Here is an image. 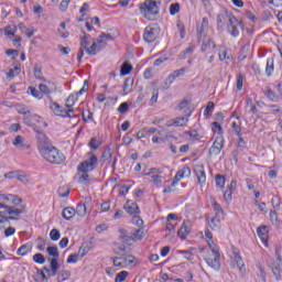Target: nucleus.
<instances>
[{
    "label": "nucleus",
    "mask_w": 282,
    "mask_h": 282,
    "mask_svg": "<svg viewBox=\"0 0 282 282\" xmlns=\"http://www.w3.org/2000/svg\"><path fill=\"white\" fill-rule=\"evenodd\" d=\"M205 237L208 239L207 243L210 250L209 254L205 258V261L209 268L219 270V268H221V254H219V247H217V245H215L213 241V232H210V230H205Z\"/></svg>",
    "instance_id": "nucleus-1"
},
{
    "label": "nucleus",
    "mask_w": 282,
    "mask_h": 282,
    "mask_svg": "<svg viewBox=\"0 0 282 282\" xmlns=\"http://www.w3.org/2000/svg\"><path fill=\"white\" fill-rule=\"evenodd\" d=\"M0 208L4 209L0 212V228L3 224H10V219L17 220L25 213V208H17L12 205L0 204Z\"/></svg>",
    "instance_id": "nucleus-2"
},
{
    "label": "nucleus",
    "mask_w": 282,
    "mask_h": 282,
    "mask_svg": "<svg viewBox=\"0 0 282 282\" xmlns=\"http://www.w3.org/2000/svg\"><path fill=\"white\" fill-rule=\"evenodd\" d=\"M139 10L148 21H155L158 14H160V2L155 0H145L139 6Z\"/></svg>",
    "instance_id": "nucleus-3"
},
{
    "label": "nucleus",
    "mask_w": 282,
    "mask_h": 282,
    "mask_svg": "<svg viewBox=\"0 0 282 282\" xmlns=\"http://www.w3.org/2000/svg\"><path fill=\"white\" fill-rule=\"evenodd\" d=\"M40 155L51 164H63V162H65V154L59 152L56 147L52 144L40 150Z\"/></svg>",
    "instance_id": "nucleus-4"
},
{
    "label": "nucleus",
    "mask_w": 282,
    "mask_h": 282,
    "mask_svg": "<svg viewBox=\"0 0 282 282\" xmlns=\"http://www.w3.org/2000/svg\"><path fill=\"white\" fill-rule=\"evenodd\" d=\"M88 158L78 164L77 171L78 173H91L96 166H98V156H96L94 153L88 152Z\"/></svg>",
    "instance_id": "nucleus-5"
},
{
    "label": "nucleus",
    "mask_w": 282,
    "mask_h": 282,
    "mask_svg": "<svg viewBox=\"0 0 282 282\" xmlns=\"http://www.w3.org/2000/svg\"><path fill=\"white\" fill-rule=\"evenodd\" d=\"M24 122L28 127H34V131H36V129L47 128V122H45L43 117L39 115H26L24 117Z\"/></svg>",
    "instance_id": "nucleus-6"
},
{
    "label": "nucleus",
    "mask_w": 282,
    "mask_h": 282,
    "mask_svg": "<svg viewBox=\"0 0 282 282\" xmlns=\"http://www.w3.org/2000/svg\"><path fill=\"white\" fill-rule=\"evenodd\" d=\"M270 268L272 270L273 276H275L276 281H281L282 279V258L279 249L275 250V260L270 263Z\"/></svg>",
    "instance_id": "nucleus-7"
},
{
    "label": "nucleus",
    "mask_w": 282,
    "mask_h": 282,
    "mask_svg": "<svg viewBox=\"0 0 282 282\" xmlns=\"http://www.w3.org/2000/svg\"><path fill=\"white\" fill-rule=\"evenodd\" d=\"M112 263L115 268H129V265H133L135 263V257L128 254V256H122V257H116L112 259Z\"/></svg>",
    "instance_id": "nucleus-8"
},
{
    "label": "nucleus",
    "mask_w": 282,
    "mask_h": 282,
    "mask_svg": "<svg viewBox=\"0 0 282 282\" xmlns=\"http://www.w3.org/2000/svg\"><path fill=\"white\" fill-rule=\"evenodd\" d=\"M50 109L53 111L55 116H59L61 118H74V109L65 110L57 102H52Z\"/></svg>",
    "instance_id": "nucleus-9"
},
{
    "label": "nucleus",
    "mask_w": 282,
    "mask_h": 282,
    "mask_svg": "<svg viewBox=\"0 0 282 282\" xmlns=\"http://www.w3.org/2000/svg\"><path fill=\"white\" fill-rule=\"evenodd\" d=\"M160 35V28L156 25H150L145 28L143 39L145 43H153Z\"/></svg>",
    "instance_id": "nucleus-10"
},
{
    "label": "nucleus",
    "mask_w": 282,
    "mask_h": 282,
    "mask_svg": "<svg viewBox=\"0 0 282 282\" xmlns=\"http://www.w3.org/2000/svg\"><path fill=\"white\" fill-rule=\"evenodd\" d=\"M89 90V80H85L84 82V86H83V88L78 91V93H76V95H70L67 99H66V107L68 108V109H70V107L73 106V105H76V100H78V96H83V94H85L86 91H88Z\"/></svg>",
    "instance_id": "nucleus-11"
},
{
    "label": "nucleus",
    "mask_w": 282,
    "mask_h": 282,
    "mask_svg": "<svg viewBox=\"0 0 282 282\" xmlns=\"http://www.w3.org/2000/svg\"><path fill=\"white\" fill-rule=\"evenodd\" d=\"M89 45H91V36L87 35V33H83V35L80 36L79 54L77 55L78 61H80L83 56H85V50L87 51Z\"/></svg>",
    "instance_id": "nucleus-12"
},
{
    "label": "nucleus",
    "mask_w": 282,
    "mask_h": 282,
    "mask_svg": "<svg viewBox=\"0 0 282 282\" xmlns=\"http://www.w3.org/2000/svg\"><path fill=\"white\" fill-rule=\"evenodd\" d=\"M145 175H149L153 182V184H155V186L160 187L162 186V170L160 169H155V167H152L149 170V172H145L144 173Z\"/></svg>",
    "instance_id": "nucleus-13"
},
{
    "label": "nucleus",
    "mask_w": 282,
    "mask_h": 282,
    "mask_svg": "<svg viewBox=\"0 0 282 282\" xmlns=\"http://www.w3.org/2000/svg\"><path fill=\"white\" fill-rule=\"evenodd\" d=\"M240 25H241V22L234 15L227 25V30H228L229 34L235 37L239 36Z\"/></svg>",
    "instance_id": "nucleus-14"
},
{
    "label": "nucleus",
    "mask_w": 282,
    "mask_h": 282,
    "mask_svg": "<svg viewBox=\"0 0 282 282\" xmlns=\"http://www.w3.org/2000/svg\"><path fill=\"white\" fill-rule=\"evenodd\" d=\"M221 149H224V137H216L213 145L209 149V155H219L221 153Z\"/></svg>",
    "instance_id": "nucleus-15"
},
{
    "label": "nucleus",
    "mask_w": 282,
    "mask_h": 282,
    "mask_svg": "<svg viewBox=\"0 0 282 282\" xmlns=\"http://www.w3.org/2000/svg\"><path fill=\"white\" fill-rule=\"evenodd\" d=\"M36 133L39 151H42V149H46V147L52 145L50 139L47 138V135H45V133L41 132V130H36Z\"/></svg>",
    "instance_id": "nucleus-16"
},
{
    "label": "nucleus",
    "mask_w": 282,
    "mask_h": 282,
    "mask_svg": "<svg viewBox=\"0 0 282 282\" xmlns=\"http://www.w3.org/2000/svg\"><path fill=\"white\" fill-rule=\"evenodd\" d=\"M191 175V167L184 166L183 169L178 170L172 181V186H177L180 180H184V177H188Z\"/></svg>",
    "instance_id": "nucleus-17"
},
{
    "label": "nucleus",
    "mask_w": 282,
    "mask_h": 282,
    "mask_svg": "<svg viewBox=\"0 0 282 282\" xmlns=\"http://www.w3.org/2000/svg\"><path fill=\"white\" fill-rule=\"evenodd\" d=\"M194 173L196 174L199 186H204L206 184V170H204V165H197Z\"/></svg>",
    "instance_id": "nucleus-18"
},
{
    "label": "nucleus",
    "mask_w": 282,
    "mask_h": 282,
    "mask_svg": "<svg viewBox=\"0 0 282 282\" xmlns=\"http://www.w3.org/2000/svg\"><path fill=\"white\" fill-rule=\"evenodd\" d=\"M13 147H17V149H22L25 151L26 149H30V144L25 142V138L22 135H17L12 142Z\"/></svg>",
    "instance_id": "nucleus-19"
},
{
    "label": "nucleus",
    "mask_w": 282,
    "mask_h": 282,
    "mask_svg": "<svg viewBox=\"0 0 282 282\" xmlns=\"http://www.w3.org/2000/svg\"><path fill=\"white\" fill-rule=\"evenodd\" d=\"M188 124V118L176 117L169 121V127H186Z\"/></svg>",
    "instance_id": "nucleus-20"
},
{
    "label": "nucleus",
    "mask_w": 282,
    "mask_h": 282,
    "mask_svg": "<svg viewBox=\"0 0 282 282\" xmlns=\"http://www.w3.org/2000/svg\"><path fill=\"white\" fill-rule=\"evenodd\" d=\"M191 234V221L184 220L182 227L180 228L177 235L181 239H184L185 237H188Z\"/></svg>",
    "instance_id": "nucleus-21"
},
{
    "label": "nucleus",
    "mask_w": 282,
    "mask_h": 282,
    "mask_svg": "<svg viewBox=\"0 0 282 282\" xmlns=\"http://www.w3.org/2000/svg\"><path fill=\"white\" fill-rule=\"evenodd\" d=\"M124 210L126 213H128L129 215H140V207L138 206L137 203H131V202H127L126 206H124Z\"/></svg>",
    "instance_id": "nucleus-22"
},
{
    "label": "nucleus",
    "mask_w": 282,
    "mask_h": 282,
    "mask_svg": "<svg viewBox=\"0 0 282 282\" xmlns=\"http://www.w3.org/2000/svg\"><path fill=\"white\" fill-rule=\"evenodd\" d=\"M219 61L226 63H232V55L228 53V50L224 46H219V52H218Z\"/></svg>",
    "instance_id": "nucleus-23"
},
{
    "label": "nucleus",
    "mask_w": 282,
    "mask_h": 282,
    "mask_svg": "<svg viewBox=\"0 0 282 282\" xmlns=\"http://www.w3.org/2000/svg\"><path fill=\"white\" fill-rule=\"evenodd\" d=\"M232 13L229 12H223L218 14L217 17V23L218 25H224L225 23H230V20L234 18Z\"/></svg>",
    "instance_id": "nucleus-24"
},
{
    "label": "nucleus",
    "mask_w": 282,
    "mask_h": 282,
    "mask_svg": "<svg viewBox=\"0 0 282 282\" xmlns=\"http://www.w3.org/2000/svg\"><path fill=\"white\" fill-rule=\"evenodd\" d=\"M257 232L262 243H264V246H268V226L258 227Z\"/></svg>",
    "instance_id": "nucleus-25"
},
{
    "label": "nucleus",
    "mask_w": 282,
    "mask_h": 282,
    "mask_svg": "<svg viewBox=\"0 0 282 282\" xmlns=\"http://www.w3.org/2000/svg\"><path fill=\"white\" fill-rule=\"evenodd\" d=\"M62 217L66 219V221H69V219H74L76 217V209L73 207H65L62 212Z\"/></svg>",
    "instance_id": "nucleus-26"
},
{
    "label": "nucleus",
    "mask_w": 282,
    "mask_h": 282,
    "mask_svg": "<svg viewBox=\"0 0 282 282\" xmlns=\"http://www.w3.org/2000/svg\"><path fill=\"white\" fill-rule=\"evenodd\" d=\"M39 89L41 94H45L46 96H50V94L56 91V87L52 86L51 84H40Z\"/></svg>",
    "instance_id": "nucleus-27"
},
{
    "label": "nucleus",
    "mask_w": 282,
    "mask_h": 282,
    "mask_svg": "<svg viewBox=\"0 0 282 282\" xmlns=\"http://www.w3.org/2000/svg\"><path fill=\"white\" fill-rule=\"evenodd\" d=\"M235 265L238 268L240 272H243V270H246V264L243 263V259H241V256H239V253H235L234 268Z\"/></svg>",
    "instance_id": "nucleus-28"
},
{
    "label": "nucleus",
    "mask_w": 282,
    "mask_h": 282,
    "mask_svg": "<svg viewBox=\"0 0 282 282\" xmlns=\"http://www.w3.org/2000/svg\"><path fill=\"white\" fill-rule=\"evenodd\" d=\"M221 219L223 217L214 216L210 220H208V226L212 228V230H217L221 226Z\"/></svg>",
    "instance_id": "nucleus-29"
},
{
    "label": "nucleus",
    "mask_w": 282,
    "mask_h": 282,
    "mask_svg": "<svg viewBox=\"0 0 282 282\" xmlns=\"http://www.w3.org/2000/svg\"><path fill=\"white\" fill-rule=\"evenodd\" d=\"M215 47H217V44H215L213 39H209L202 44L200 52H208L210 50H215Z\"/></svg>",
    "instance_id": "nucleus-30"
},
{
    "label": "nucleus",
    "mask_w": 282,
    "mask_h": 282,
    "mask_svg": "<svg viewBox=\"0 0 282 282\" xmlns=\"http://www.w3.org/2000/svg\"><path fill=\"white\" fill-rule=\"evenodd\" d=\"M111 35L110 34H106V33H101L97 40L95 41V43H97V45H99L100 47H102L104 45H107V41H110Z\"/></svg>",
    "instance_id": "nucleus-31"
},
{
    "label": "nucleus",
    "mask_w": 282,
    "mask_h": 282,
    "mask_svg": "<svg viewBox=\"0 0 282 282\" xmlns=\"http://www.w3.org/2000/svg\"><path fill=\"white\" fill-rule=\"evenodd\" d=\"M100 50H102V46H99L98 43L94 41L90 47L86 50V53H88L89 56H96V53L100 52Z\"/></svg>",
    "instance_id": "nucleus-32"
},
{
    "label": "nucleus",
    "mask_w": 282,
    "mask_h": 282,
    "mask_svg": "<svg viewBox=\"0 0 282 282\" xmlns=\"http://www.w3.org/2000/svg\"><path fill=\"white\" fill-rule=\"evenodd\" d=\"M144 239V229H137L130 237V241H140Z\"/></svg>",
    "instance_id": "nucleus-33"
},
{
    "label": "nucleus",
    "mask_w": 282,
    "mask_h": 282,
    "mask_svg": "<svg viewBox=\"0 0 282 282\" xmlns=\"http://www.w3.org/2000/svg\"><path fill=\"white\" fill-rule=\"evenodd\" d=\"M32 250V245H22L18 251L17 254H19V257H25V254H28V252H30Z\"/></svg>",
    "instance_id": "nucleus-34"
},
{
    "label": "nucleus",
    "mask_w": 282,
    "mask_h": 282,
    "mask_svg": "<svg viewBox=\"0 0 282 282\" xmlns=\"http://www.w3.org/2000/svg\"><path fill=\"white\" fill-rule=\"evenodd\" d=\"M75 215H78V217H85V215H87V206H85L83 203H79L75 209Z\"/></svg>",
    "instance_id": "nucleus-35"
},
{
    "label": "nucleus",
    "mask_w": 282,
    "mask_h": 282,
    "mask_svg": "<svg viewBox=\"0 0 282 282\" xmlns=\"http://www.w3.org/2000/svg\"><path fill=\"white\" fill-rule=\"evenodd\" d=\"M57 272H58V259L53 258V259H51V273H50V276H56Z\"/></svg>",
    "instance_id": "nucleus-36"
},
{
    "label": "nucleus",
    "mask_w": 282,
    "mask_h": 282,
    "mask_svg": "<svg viewBox=\"0 0 282 282\" xmlns=\"http://www.w3.org/2000/svg\"><path fill=\"white\" fill-rule=\"evenodd\" d=\"M89 172H78V183L79 184H89Z\"/></svg>",
    "instance_id": "nucleus-37"
},
{
    "label": "nucleus",
    "mask_w": 282,
    "mask_h": 282,
    "mask_svg": "<svg viewBox=\"0 0 282 282\" xmlns=\"http://www.w3.org/2000/svg\"><path fill=\"white\" fill-rule=\"evenodd\" d=\"M199 34H206L208 32V18H203L200 26L197 28Z\"/></svg>",
    "instance_id": "nucleus-38"
},
{
    "label": "nucleus",
    "mask_w": 282,
    "mask_h": 282,
    "mask_svg": "<svg viewBox=\"0 0 282 282\" xmlns=\"http://www.w3.org/2000/svg\"><path fill=\"white\" fill-rule=\"evenodd\" d=\"M133 69V66H131V64L129 63H123L120 69V74L121 76H127L129 74H131V70Z\"/></svg>",
    "instance_id": "nucleus-39"
},
{
    "label": "nucleus",
    "mask_w": 282,
    "mask_h": 282,
    "mask_svg": "<svg viewBox=\"0 0 282 282\" xmlns=\"http://www.w3.org/2000/svg\"><path fill=\"white\" fill-rule=\"evenodd\" d=\"M213 208H214L215 217L224 218V209L221 208V205H219L217 202H214Z\"/></svg>",
    "instance_id": "nucleus-40"
},
{
    "label": "nucleus",
    "mask_w": 282,
    "mask_h": 282,
    "mask_svg": "<svg viewBox=\"0 0 282 282\" xmlns=\"http://www.w3.org/2000/svg\"><path fill=\"white\" fill-rule=\"evenodd\" d=\"M184 74H186V68H181V69H176L174 70L171 75H169V77L172 80H175V78H180V76H184Z\"/></svg>",
    "instance_id": "nucleus-41"
},
{
    "label": "nucleus",
    "mask_w": 282,
    "mask_h": 282,
    "mask_svg": "<svg viewBox=\"0 0 282 282\" xmlns=\"http://www.w3.org/2000/svg\"><path fill=\"white\" fill-rule=\"evenodd\" d=\"M272 72H274V58L267 61L265 74L272 76Z\"/></svg>",
    "instance_id": "nucleus-42"
},
{
    "label": "nucleus",
    "mask_w": 282,
    "mask_h": 282,
    "mask_svg": "<svg viewBox=\"0 0 282 282\" xmlns=\"http://www.w3.org/2000/svg\"><path fill=\"white\" fill-rule=\"evenodd\" d=\"M22 199L19 198L17 195L9 194V206L12 204L13 206H19L22 204Z\"/></svg>",
    "instance_id": "nucleus-43"
},
{
    "label": "nucleus",
    "mask_w": 282,
    "mask_h": 282,
    "mask_svg": "<svg viewBox=\"0 0 282 282\" xmlns=\"http://www.w3.org/2000/svg\"><path fill=\"white\" fill-rule=\"evenodd\" d=\"M28 94H31V96H33V98H37L39 100H41L43 98L41 90L39 91L37 89H35L32 86L29 87Z\"/></svg>",
    "instance_id": "nucleus-44"
},
{
    "label": "nucleus",
    "mask_w": 282,
    "mask_h": 282,
    "mask_svg": "<svg viewBox=\"0 0 282 282\" xmlns=\"http://www.w3.org/2000/svg\"><path fill=\"white\" fill-rule=\"evenodd\" d=\"M119 239L123 243H127V242L131 241V237L127 236V230H124L122 228L119 229Z\"/></svg>",
    "instance_id": "nucleus-45"
},
{
    "label": "nucleus",
    "mask_w": 282,
    "mask_h": 282,
    "mask_svg": "<svg viewBox=\"0 0 282 282\" xmlns=\"http://www.w3.org/2000/svg\"><path fill=\"white\" fill-rule=\"evenodd\" d=\"M129 276L128 271H121L116 275L115 282H124Z\"/></svg>",
    "instance_id": "nucleus-46"
},
{
    "label": "nucleus",
    "mask_w": 282,
    "mask_h": 282,
    "mask_svg": "<svg viewBox=\"0 0 282 282\" xmlns=\"http://www.w3.org/2000/svg\"><path fill=\"white\" fill-rule=\"evenodd\" d=\"M216 186H218V188H224V186H226V177H224V175H216Z\"/></svg>",
    "instance_id": "nucleus-47"
},
{
    "label": "nucleus",
    "mask_w": 282,
    "mask_h": 282,
    "mask_svg": "<svg viewBox=\"0 0 282 282\" xmlns=\"http://www.w3.org/2000/svg\"><path fill=\"white\" fill-rule=\"evenodd\" d=\"M195 44H189L188 47L181 53V58H186L187 54H193L195 52Z\"/></svg>",
    "instance_id": "nucleus-48"
},
{
    "label": "nucleus",
    "mask_w": 282,
    "mask_h": 282,
    "mask_svg": "<svg viewBox=\"0 0 282 282\" xmlns=\"http://www.w3.org/2000/svg\"><path fill=\"white\" fill-rule=\"evenodd\" d=\"M46 252H48L50 257H54L53 259H58V247H48L46 249Z\"/></svg>",
    "instance_id": "nucleus-49"
},
{
    "label": "nucleus",
    "mask_w": 282,
    "mask_h": 282,
    "mask_svg": "<svg viewBox=\"0 0 282 282\" xmlns=\"http://www.w3.org/2000/svg\"><path fill=\"white\" fill-rule=\"evenodd\" d=\"M17 74H21V67L15 66L14 68H11L8 73H7V77H9L10 80H12V78H14V76Z\"/></svg>",
    "instance_id": "nucleus-50"
},
{
    "label": "nucleus",
    "mask_w": 282,
    "mask_h": 282,
    "mask_svg": "<svg viewBox=\"0 0 282 282\" xmlns=\"http://www.w3.org/2000/svg\"><path fill=\"white\" fill-rule=\"evenodd\" d=\"M33 261L35 263H39L40 265H43V263H45V257L43 256V253H35L33 256Z\"/></svg>",
    "instance_id": "nucleus-51"
},
{
    "label": "nucleus",
    "mask_w": 282,
    "mask_h": 282,
    "mask_svg": "<svg viewBox=\"0 0 282 282\" xmlns=\"http://www.w3.org/2000/svg\"><path fill=\"white\" fill-rule=\"evenodd\" d=\"M132 224L138 226V228H142V226H144V220H142V218H140V216L137 214L132 217Z\"/></svg>",
    "instance_id": "nucleus-52"
},
{
    "label": "nucleus",
    "mask_w": 282,
    "mask_h": 282,
    "mask_svg": "<svg viewBox=\"0 0 282 282\" xmlns=\"http://www.w3.org/2000/svg\"><path fill=\"white\" fill-rule=\"evenodd\" d=\"M50 238L52 241H58V239H61V231H58V229H52L50 232Z\"/></svg>",
    "instance_id": "nucleus-53"
},
{
    "label": "nucleus",
    "mask_w": 282,
    "mask_h": 282,
    "mask_svg": "<svg viewBox=\"0 0 282 282\" xmlns=\"http://www.w3.org/2000/svg\"><path fill=\"white\" fill-rule=\"evenodd\" d=\"M36 248L40 250V252H43L45 250V239L42 237L36 239Z\"/></svg>",
    "instance_id": "nucleus-54"
},
{
    "label": "nucleus",
    "mask_w": 282,
    "mask_h": 282,
    "mask_svg": "<svg viewBox=\"0 0 282 282\" xmlns=\"http://www.w3.org/2000/svg\"><path fill=\"white\" fill-rule=\"evenodd\" d=\"M177 12H180V3H172L170 6V14H172V17H175Z\"/></svg>",
    "instance_id": "nucleus-55"
},
{
    "label": "nucleus",
    "mask_w": 282,
    "mask_h": 282,
    "mask_svg": "<svg viewBox=\"0 0 282 282\" xmlns=\"http://www.w3.org/2000/svg\"><path fill=\"white\" fill-rule=\"evenodd\" d=\"M214 109H215V102L209 101V102L207 104V107H206L205 110H204V116H208V115L213 113V110H214Z\"/></svg>",
    "instance_id": "nucleus-56"
},
{
    "label": "nucleus",
    "mask_w": 282,
    "mask_h": 282,
    "mask_svg": "<svg viewBox=\"0 0 282 282\" xmlns=\"http://www.w3.org/2000/svg\"><path fill=\"white\" fill-rule=\"evenodd\" d=\"M213 132L218 133L219 135L224 133V130L221 129V124H219V122L215 121L213 123Z\"/></svg>",
    "instance_id": "nucleus-57"
},
{
    "label": "nucleus",
    "mask_w": 282,
    "mask_h": 282,
    "mask_svg": "<svg viewBox=\"0 0 282 282\" xmlns=\"http://www.w3.org/2000/svg\"><path fill=\"white\" fill-rule=\"evenodd\" d=\"M88 252H89V247L83 245V246L79 248L77 254L80 257V259H83V257H85Z\"/></svg>",
    "instance_id": "nucleus-58"
},
{
    "label": "nucleus",
    "mask_w": 282,
    "mask_h": 282,
    "mask_svg": "<svg viewBox=\"0 0 282 282\" xmlns=\"http://www.w3.org/2000/svg\"><path fill=\"white\" fill-rule=\"evenodd\" d=\"M17 180L25 184V182H28V174H25V172L18 171Z\"/></svg>",
    "instance_id": "nucleus-59"
},
{
    "label": "nucleus",
    "mask_w": 282,
    "mask_h": 282,
    "mask_svg": "<svg viewBox=\"0 0 282 282\" xmlns=\"http://www.w3.org/2000/svg\"><path fill=\"white\" fill-rule=\"evenodd\" d=\"M72 0H62L61 4H59V10L61 12H67V8H69V2Z\"/></svg>",
    "instance_id": "nucleus-60"
},
{
    "label": "nucleus",
    "mask_w": 282,
    "mask_h": 282,
    "mask_svg": "<svg viewBox=\"0 0 282 282\" xmlns=\"http://www.w3.org/2000/svg\"><path fill=\"white\" fill-rule=\"evenodd\" d=\"M129 85H133V79L127 78L124 84H123V94L127 95L129 94Z\"/></svg>",
    "instance_id": "nucleus-61"
},
{
    "label": "nucleus",
    "mask_w": 282,
    "mask_h": 282,
    "mask_svg": "<svg viewBox=\"0 0 282 282\" xmlns=\"http://www.w3.org/2000/svg\"><path fill=\"white\" fill-rule=\"evenodd\" d=\"M0 204L10 205V195L0 194Z\"/></svg>",
    "instance_id": "nucleus-62"
},
{
    "label": "nucleus",
    "mask_w": 282,
    "mask_h": 282,
    "mask_svg": "<svg viewBox=\"0 0 282 282\" xmlns=\"http://www.w3.org/2000/svg\"><path fill=\"white\" fill-rule=\"evenodd\" d=\"M88 145L96 151L98 147H100V141H98L96 138H93Z\"/></svg>",
    "instance_id": "nucleus-63"
},
{
    "label": "nucleus",
    "mask_w": 282,
    "mask_h": 282,
    "mask_svg": "<svg viewBox=\"0 0 282 282\" xmlns=\"http://www.w3.org/2000/svg\"><path fill=\"white\" fill-rule=\"evenodd\" d=\"M78 253H73L70 256H68L67 258V263H77L78 262Z\"/></svg>",
    "instance_id": "nucleus-64"
}]
</instances>
